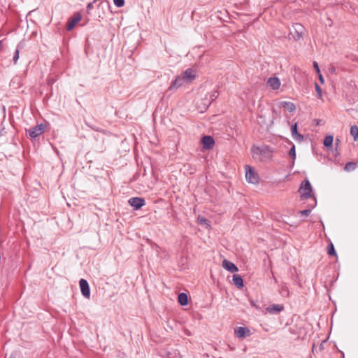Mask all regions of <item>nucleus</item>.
I'll return each mask as SVG.
<instances>
[{
	"label": "nucleus",
	"instance_id": "nucleus-1",
	"mask_svg": "<svg viewBox=\"0 0 358 358\" xmlns=\"http://www.w3.org/2000/svg\"><path fill=\"white\" fill-rule=\"evenodd\" d=\"M252 157L256 160L262 161L270 159L272 151L268 146L253 147L251 150Z\"/></svg>",
	"mask_w": 358,
	"mask_h": 358
},
{
	"label": "nucleus",
	"instance_id": "nucleus-2",
	"mask_svg": "<svg viewBox=\"0 0 358 358\" xmlns=\"http://www.w3.org/2000/svg\"><path fill=\"white\" fill-rule=\"evenodd\" d=\"M302 199H308L312 197V187L308 180H304L299 189Z\"/></svg>",
	"mask_w": 358,
	"mask_h": 358
},
{
	"label": "nucleus",
	"instance_id": "nucleus-3",
	"mask_svg": "<svg viewBox=\"0 0 358 358\" xmlns=\"http://www.w3.org/2000/svg\"><path fill=\"white\" fill-rule=\"evenodd\" d=\"M45 127L43 124H40L32 128L26 129V131L31 138H36L45 131Z\"/></svg>",
	"mask_w": 358,
	"mask_h": 358
},
{
	"label": "nucleus",
	"instance_id": "nucleus-4",
	"mask_svg": "<svg viewBox=\"0 0 358 358\" xmlns=\"http://www.w3.org/2000/svg\"><path fill=\"white\" fill-rule=\"evenodd\" d=\"M245 178L248 182L252 184L258 183L259 177L258 175L254 171L252 167L249 165H246L245 167Z\"/></svg>",
	"mask_w": 358,
	"mask_h": 358
},
{
	"label": "nucleus",
	"instance_id": "nucleus-5",
	"mask_svg": "<svg viewBox=\"0 0 358 358\" xmlns=\"http://www.w3.org/2000/svg\"><path fill=\"white\" fill-rule=\"evenodd\" d=\"M128 202L135 210L140 209L145 204V199L141 197H132Z\"/></svg>",
	"mask_w": 358,
	"mask_h": 358
},
{
	"label": "nucleus",
	"instance_id": "nucleus-6",
	"mask_svg": "<svg viewBox=\"0 0 358 358\" xmlns=\"http://www.w3.org/2000/svg\"><path fill=\"white\" fill-rule=\"evenodd\" d=\"M188 83L182 74L178 76L176 79L172 82L171 86L169 87V90L178 89L180 87L184 85L185 84Z\"/></svg>",
	"mask_w": 358,
	"mask_h": 358
},
{
	"label": "nucleus",
	"instance_id": "nucleus-7",
	"mask_svg": "<svg viewBox=\"0 0 358 358\" xmlns=\"http://www.w3.org/2000/svg\"><path fill=\"white\" fill-rule=\"evenodd\" d=\"M79 285L82 294L85 298L89 299L90 296V289L87 281L85 279H80L79 281Z\"/></svg>",
	"mask_w": 358,
	"mask_h": 358
},
{
	"label": "nucleus",
	"instance_id": "nucleus-8",
	"mask_svg": "<svg viewBox=\"0 0 358 358\" xmlns=\"http://www.w3.org/2000/svg\"><path fill=\"white\" fill-rule=\"evenodd\" d=\"M82 19V15L79 13H76L69 20L67 23L66 29L68 31L72 30L76 24Z\"/></svg>",
	"mask_w": 358,
	"mask_h": 358
},
{
	"label": "nucleus",
	"instance_id": "nucleus-9",
	"mask_svg": "<svg viewBox=\"0 0 358 358\" xmlns=\"http://www.w3.org/2000/svg\"><path fill=\"white\" fill-rule=\"evenodd\" d=\"M196 71L192 68L187 69L182 74L185 78V80L189 83L196 78Z\"/></svg>",
	"mask_w": 358,
	"mask_h": 358
},
{
	"label": "nucleus",
	"instance_id": "nucleus-10",
	"mask_svg": "<svg viewBox=\"0 0 358 358\" xmlns=\"http://www.w3.org/2000/svg\"><path fill=\"white\" fill-rule=\"evenodd\" d=\"M201 142L203 148L208 150L212 148L215 144V141L210 136H204L201 139Z\"/></svg>",
	"mask_w": 358,
	"mask_h": 358
},
{
	"label": "nucleus",
	"instance_id": "nucleus-11",
	"mask_svg": "<svg viewBox=\"0 0 358 358\" xmlns=\"http://www.w3.org/2000/svg\"><path fill=\"white\" fill-rule=\"evenodd\" d=\"M280 81L277 77H271L267 80V85L273 90H278L280 87Z\"/></svg>",
	"mask_w": 358,
	"mask_h": 358
},
{
	"label": "nucleus",
	"instance_id": "nucleus-12",
	"mask_svg": "<svg viewBox=\"0 0 358 358\" xmlns=\"http://www.w3.org/2000/svg\"><path fill=\"white\" fill-rule=\"evenodd\" d=\"M235 335L238 338H245L250 335V330L247 327H237L234 330Z\"/></svg>",
	"mask_w": 358,
	"mask_h": 358
},
{
	"label": "nucleus",
	"instance_id": "nucleus-13",
	"mask_svg": "<svg viewBox=\"0 0 358 358\" xmlns=\"http://www.w3.org/2000/svg\"><path fill=\"white\" fill-rule=\"evenodd\" d=\"M222 266L227 271H229V272H231V273H234V272H236L238 271V268L237 266L232 262L227 260V259H224L222 261Z\"/></svg>",
	"mask_w": 358,
	"mask_h": 358
},
{
	"label": "nucleus",
	"instance_id": "nucleus-14",
	"mask_svg": "<svg viewBox=\"0 0 358 358\" xmlns=\"http://www.w3.org/2000/svg\"><path fill=\"white\" fill-rule=\"evenodd\" d=\"M293 27H294V31H295V34H293V38L295 40L300 39L301 38V36H302V33H303V27L301 24H296L295 25L293 26Z\"/></svg>",
	"mask_w": 358,
	"mask_h": 358
},
{
	"label": "nucleus",
	"instance_id": "nucleus-15",
	"mask_svg": "<svg viewBox=\"0 0 358 358\" xmlns=\"http://www.w3.org/2000/svg\"><path fill=\"white\" fill-rule=\"evenodd\" d=\"M283 306L282 305L273 304L267 307L266 310L271 314H276L282 311Z\"/></svg>",
	"mask_w": 358,
	"mask_h": 358
},
{
	"label": "nucleus",
	"instance_id": "nucleus-16",
	"mask_svg": "<svg viewBox=\"0 0 358 358\" xmlns=\"http://www.w3.org/2000/svg\"><path fill=\"white\" fill-rule=\"evenodd\" d=\"M280 107L285 108L289 112H294L296 110L295 104L289 101H281L280 103Z\"/></svg>",
	"mask_w": 358,
	"mask_h": 358
},
{
	"label": "nucleus",
	"instance_id": "nucleus-17",
	"mask_svg": "<svg viewBox=\"0 0 358 358\" xmlns=\"http://www.w3.org/2000/svg\"><path fill=\"white\" fill-rule=\"evenodd\" d=\"M233 283L238 288H242L243 287V280L242 277L238 274H235L233 275L232 279Z\"/></svg>",
	"mask_w": 358,
	"mask_h": 358
},
{
	"label": "nucleus",
	"instance_id": "nucleus-18",
	"mask_svg": "<svg viewBox=\"0 0 358 358\" xmlns=\"http://www.w3.org/2000/svg\"><path fill=\"white\" fill-rule=\"evenodd\" d=\"M178 302L182 306H185L188 303L187 295L185 293H180L178 297Z\"/></svg>",
	"mask_w": 358,
	"mask_h": 358
},
{
	"label": "nucleus",
	"instance_id": "nucleus-19",
	"mask_svg": "<svg viewBox=\"0 0 358 358\" xmlns=\"http://www.w3.org/2000/svg\"><path fill=\"white\" fill-rule=\"evenodd\" d=\"M334 141V138L332 136L329 135L324 138V145L325 147H331Z\"/></svg>",
	"mask_w": 358,
	"mask_h": 358
},
{
	"label": "nucleus",
	"instance_id": "nucleus-20",
	"mask_svg": "<svg viewBox=\"0 0 358 358\" xmlns=\"http://www.w3.org/2000/svg\"><path fill=\"white\" fill-rule=\"evenodd\" d=\"M350 134L353 136L355 140L358 138V127L356 125L351 127Z\"/></svg>",
	"mask_w": 358,
	"mask_h": 358
},
{
	"label": "nucleus",
	"instance_id": "nucleus-21",
	"mask_svg": "<svg viewBox=\"0 0 358 358\" xmlns=\"http://www.w3.org/2000/svg\"><path fill=\"white\" fill-rule=\"evenodd\" d=\"M289 155L292 157V163H294V160L296 159V150H295V145L294 144H292V146L289 151Z\"/></svg>",
	"mask_w": 358,
	"mask_h": 358
},
{
	"label": "nucleus",
	"instance_id": "nucleus-22",
	"mask_svg": "<svg viewBox=\"0 0 358 358\" xmlns=\"http://www.w3.org/2000/svg\"><path fill=\"white\" fill-rule=\"evenodd\" d=\"M356 167V164L353 163V162H348L345 167H344V169L345 171H352V170H354Z\"/></svg>",
	"mask_w": 358,
	"mask_h": 358
},
{
	"label": "nucleus",
	"instance_id": "nucleus-23",
	"mask_svg": "<svg viewBox=\"0 0 358 358\" xmlns=\"http://www.w3.org/2000/svg\"><path fill=\"white\" fill-rule=\"evenodd\" d=\"M328 254L331 256H336V253L332 243L328 246Z\"/></svg>",
	"mask_w": 358,
	"mask_h": 358
},
{
	"label": "nucleus",
	"instance_id": "nucleus-24",
	"mask_svg": "<svg viewBox=\"0 0 358 358\" xmlns=\"http://www.w3.org/2000/svg\"><path fill=\"white\" fill-rule=\"evenodd\" d=\"M294 140L298 142H302L304 139L303 136L298 133L296 135H294V136H292Z\"/></svg>",
	"mask_w": 358,
	"mask_h": 358
},
{
	"label": "nucleus",
	"instance_id": "nucleus-25",
	"mask_svg": "<svg viewBox=\"0 0 358 358\" xmlns=\"http://www.w3.org/2000/svg\"><path fill=\"white\" fill-rule=\"evenodd\" d=\"M315 90L317 92V97L319 99H321L322 96V89L320 87V86L317 83H315Z\"/></svg>",
	"mask_w": 358,
	"mask_h": 358
},
{
	"label": "nucleus",
	"instance_id": "nucleus-26",
	"mask_svg": "<svg viewBox=\"0 0 358 358\" xmlns=\"http://www.w3.org/2000/svg\"><path fill=\"white\" fill-rule=\"evenodd\" d=\"M291 133L292 136H294V135H296L299 133L297 131V123H295L294 125L292 126Z\"/></svg>",
	"mask_w": 358,
	"mask_h": 358
},
{
	"label": "nucleus",
	"instance_id": "nucleus-27",
	"mask_svg": "<svg viewBox=\"0 0 358 358\" xmlns=\"http://www.w3.org/2000/svg\"><path fill=\"white\" fill-rule=\"evenodd\" d=\"M114 4L117 7H122L124 5V0H113Z\"/></svg>",
	"mask_w": 358,
	"mask_h": 358
},
{
	"label": "nucleus",
	"instance_id": "nucleus-28",
	"mask_svg": "<svg viewBox=\"0 0 358 358\" xmlns=\"http://www.w3.org/2000/svg\"><path fill=\"white\" fill-rule=\"evenodd\" d=\"M219 95V93L217 90H215L213 92H212L210 94V99L211 101H213L215 99H216L217 98Z\"/></svg>",
	"mask_w": 358,
	"mask_h": 358
},
{
	"label": "nucleus",
	"instance_id": "nucleus-29",
	"mask_svg": "<svg viewBox=\"0 0 358 358\" xmlns=\"http://www.w3.org/2000/svg\"><path fill=\"white\" fill-rule=\"evenodd\" d=\"M310 212H311L310 209H306V210L299 211V213L301 215L308 216L310 215Z\"/></svg>",
	"mask_w": 358,
	"mask_h": 358
},
{
	"label": "nucleus",
	"instance_id": "nucleus-30",
	"mask_svg": "<svg viewBox=\"0 0 358 358\" xmlns=\"http://www.w3.org/2000/svg\"><path fill=\"white\" fill-rule=\"evenodd\" d=\"M198 221L200 224H208V220L206 219L205 217H201V216H199L198 217Z\"/></svg>",
	"mask_w": 358,
	"mask_h": 358
},
{
	"label": "nucleus",
	"instance_id": "nucleus-31",
	"mask_svg": "<svg viewBox=\"0 0 358 358\" xmlns=\"http://www.w3.org/2000/svg\"><path fill=\"white\" fill-rule=\"evenodd\" d=\"M18 59H19V50L17 49L15 50L14 56H13V62L15 64L17 63Z\"/></svg>",
	"mask_w": 358,
	"mask_h": 358
},
{
	"label": "nucleus",
	"instance_id": "nucleus-32",
	"mask_svg": "<svg viewBox=\"0 0 358 358\" xmlns=\"http://www.w3.org/2000/svg\"><path fill=\"white\" fill-rule=\"evenodd\" d=\"M96 2V0H94L93 2H90L87 5V11L89 13L90 10H91L93 8V3Z\"/></svg>",
	"mask_w": 358,
	"mask_h": 358
},
{
	"label": "nucleus",
	"instance_id": "nucleus-33",
	"mask_svg": "<svg viewBox=\"0 0 358 358\" xmlns=\"http://www.w3.org/2000/svg\"><path fill=\"white\" fill-rule=\"evenodd\" d=\"M313 67L315 69L317 74L320 73V70L317 62H313Z\"/></svg>",
	"mask_w": 358,
	"mask_h": 358
},
{
	"label": "nucleus",
	"instance_id": "nucleus-34",
	"mask_svg": "<svg viewBox=\"0 0 358 358\" xmlns=\"http://www.w3.org/2000/svg\"><path fill=\"white\" fill-rule=\"evenodd\" d=\"M318 78H319L320 82L322 84H323L324 82V78H323L322 75L321 74V73H318Z\"/></svg>",
	"mask_w": 358,
	"mask_h": 358
},
{
	"label": "nucleus",
	"instance_id": "nucleus-35",
	"mask_svg": "<svg viewBox=\"0 0 358 358\" xmlns=\"http://www.w3.org/2000/svg\"><path fill=\"white\" fill-rule=\"evenodd\" d=\"M329 71L331 72V73H335L336 72V69L335 67L332 66L329 69Z\"/></svg>",
	"mask_w": 358,
	"mask_h": 358
},
{
	"label": "nucleus",
	"instance_id": "nucleus-36",
	"mask_svg": "<svg viewBox=\"0 0 358 358\" xmlns=\"http://www.w3.org/2000/svg\"><path fill=\"white\" fill-rule=\"evenodd\" d=\"M287 290L285 288H282V291H281V294L284 295L285 293H287Z\"/></svg>",
	"mask_w": 358,
	"mask_h": 358
},
{
	"label": "nucleus",
	"instance_id": "nucleus-37",
	"mask_svg": "<svg viewBox=\"0 0 358 358\" xmlns=\"http://www.w3.org/2000/svg\"><path fill=\"white\" fill-rule=\"evenodd\" d=\"M313 202H314V203L313 205V207H314L316 205V199H315V198H313Z\"/></svg>",
	"mask_w": 358,
	"mask_h": 358
},
{
	"label": "nucleus",
	"instance_id": "nucleus-38",
	"mask_svg": "<svg viewBox=\"0 0 358 358\" xmlns=\"http://www.w3.org/2000/svg\"><path fill=\"white\" fill-rule=\"evenodd\" d=\"M339 142H340V140L337 138L336 140V144L338 145L339 143Z\"/></svg>",
	"mask_w": 358,
	"mask_h": 358
},
{
	"label": "nucleus",
	"instance_id": "nucleus-39",
	"mask_svg": "<svg viewBox=\"0 0 358 358\" xmlns=\"http://www.w3.org/2000/svg\"><path fill=\"white\" fill-rule=\"evenodd\" d=\"M2 47H3L2 41H0V50L2 49Z\"/></svg>",
	"mask_w": 358,
	"mask_h": 358
},
{
	"label": "nucleus",
	"instance_id": "nucleus-40",
	"mask_svg": "<svg viewBox=\"0 0 358 358\" xmlns=\"http://www.w3.org/2000/svg\"><path fill=\"white\" fill-rule=\"evenodd\" d=\"M10 358H15V357L13 355H11Z\"/></svg>",
	"mask_w": 358,
	"mask_h": 358
}]
</instances>
